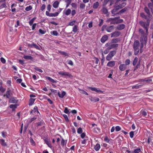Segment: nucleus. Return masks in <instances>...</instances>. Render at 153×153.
<instances>
[{
  "instance_id": "f257e3e1",
  "label": "nucleus",
  "mask_w": 153,
  "mask_h": 153,
  "mask_svg": "<svg viewBox=\"0 0 153 153\" xmlns=\"http://www.w3.org/2000/svg\"><path fill=\"white\" fill-rule=\"evenodd\" d=\"M120 18V16L115 18H110L107 19V22H110V24H117L122 22L123 21V19H119Z\"/></svg>"
},
{
  "instance_id": "f03ea898",
  "label": "nucleus",
  "mask_w": 153,
  "mask_h": 153,
  "mask_svg": "<svg viewBox=\"0 0 153 153\" xmlns=\"http://www.w3.org/2000/svg\"><path fill=\"white\" fill-rule=\"evenodd\" d=\"M116 51L114 50L111 51L106 56V59L108 61H110L112 58L115 55Z\"/></svg>"
},
{
  "instance_id": "7ed1b4c3",
  "label": "nucleus",
  "mask_w": 153,
  "mask_h": 153,
  "mask_svg": "<svg viewBox=\"0 0 153 153\" xmlns=\"http://www.w3.org/2000/svg\"><path fill=\"white\" fill-rule=\"evenodd\" d=\"M139 24L141 27L145 28L147 27H149L150 21L148 19H147L146 23L143 21H140L139 22Z\"/></svg>"
},
{
  "instance_id": "20e7f679",
  "label": "nucleus",
  "mask_w": 153,
  "mask_h": 153,
  "mask_svg": "<svg viewBox=\"0 0 153 153\" xmlns=\"http://www.w3.org/2000/svg\"><path fill=\"white\" fill-rule=\"evenodd\" d=\"M59 74L62 76H67L69 77L72 76L68 72L60 71L58 73Z\"/></svg>"
},
{
  "instance_id": "39448f33",
  "label": "nucleus",
  "mask_w": 153,
  "mask_h": 153,
  "mask_svg": "<svg viewBox=\"0 0 153 153\" xmlns=\"http://www.w3.org/2000/svg\"><path fill=\"white\" fill-rule=\"evenodd\" d=\"M9 99V102L11 103L16 104L19 101V100L15 97H12Z\"/></svg>"
},
{
  "instance_id": "423d86ee",
  "label": "nucleus",
  "mask_w": 153,
  "mask_h": 153,
  "mask_svg": "<svg viewBox=\"0 0 153 153\" xmlns=\"http://www.w3.org/2000/svg\"><path fill=\"white\" fill-rule=\"evenodd\" d=\"M13 94L9 88L7 89L6 94L3 95L4 97H6L7 98L10 99L11 96Z\"/></svg>"
},
{
  "instance_id": "0eeeda50",
  "label": "nucleus",
  "mask_w": 153,
  "mask_h": 153,
  "mask_svg": "<svg viewBox=\"0 0 153 153\" xmlns=\"http://www.w3.org/2000/svg\"><path fill=\"white\" fill-rule=\"evenodd\" d=\"M88 88L89 89H90L92 91L96 92L97 93H103V91L100 90H98L97 88L95 87H88Z\"/></svg>"
},
{
  "instance_id": "6e6552de",
  "label": "nucleus",
  "mask_w": 153,
  "mask_h": 153,
  "mask_svg": "<svg viewBox=\"0 0 153 153\" xmlns=\"http://www.w3.org/2000/svg\"><path fill=\"white\" fill-rule=\"evenodd\" d=\"M59 14V12H56L55 13H49L48 11L46 12V15L49 17H55L58 16Z\"/></svg>"
},
{
  "instance_id": "1a4fd4ad",
  "label": "nucleus",
  "mask_w": 153,
  "mask_h": 153,
  "mask_svg": "<svg viewBox=\"0 0 153 153\" xmlns=\"http://www.w3.org/2000/svg\"><path fill=\"white\" fill-rule=\"evenodd\" d=\"M140 46V43L139 42L138 40H136L134 43L133 48V49H139Z\"/></svg>"
},
{
  "instance_id": "9d476101",
  "label": "nucleus",
  "mask_w": 153,
  "mask_h": 153,
  "mask_svg": "<svg viewBox=\"0 0 153 153\" xmlns=\"http://www.w3.org/2000/svg\"><path fill=\"white\" fill-rule=\"evenodd\" d=\"M120 33L118 31H116L111 33V37H118L120 35Z\"/></svg>"
},
{
  "instance_id": "9b49d317",
  "label": "nucleus",
  "mask_w": 153,
  "mask_h": 153,
  "mask_svg": "<svg viewBox=\"0 0 153 153\" xmlns=\"http://www.w3.org/2000/svg\"><path fill=\"white\" fill-rule=\"evenodd\" d=\"M139 33L141 34V36L143 37L144 39L146 38L147 35L146 34L144 33L143 29L141 28L139 29Z\"/></svg>"
},
{
  "instance_id": "f8f14e48",
  "label": "nucleus",
  "mask_w": 153,
  "mask_h": 153,
  "mask_svg": "<svg viewBox=\"0 0 153 153\" xmlns=\"http://www.w3.org/2000/svg\"><path fill=\"white\" fill-rule=\"evenodd\" d=\"M119 9V8L117 7L116 6L111 11V13L112 15V16H114L115 15H117V14L116 13L117 12Z\"/></svg>"
},
{
  "instance_id": "ddd939ff",
  "label": "nucleus",
  "mask_w": 153,
  "mask_h": 153,
  "mask_svg": "<svg viewBox=\"0 0 153 153\" xmlns=\"http://www.w3.org/2000/svg\"><path fill=\"white\" fill-rule=\"evenodd\" d=\"M114 27L113 25L108 26L106 28V30L108 32H111L114 30Z\"/></svg>"
},
{
  "instance_id": "4468645a",
  "label": "nucleus",
  "mask_w": 153,
  "mask_h": 153,
  "mask_svg": "<svg viewBox=\"0 0 153 153\" xmlns=\"http://www.w3.org/2000/svg\"><path fill=\"white\" fill-rule=\"evenodd\" d=\"M151 81H152V79H149L148 78H145L140 79L139 80L138 82H150Z\"/></svg>"
},
{
  "instance_id": "2eb2a0df",
  "label": "nucleus",
  "mask_w": 153,
  "mask_h": 153,
  "mask_svg": "<svg viewBox=\"0 0 153 153\" xmlns=\"http://www.w3.org/2000/svg\"><path fill=\"white\" fill-rule=\"evenodd\" d=\"M45 78L48 80L50 82L52 83H56L58 82V81L57 80H55L53 79H52L51 77L49 76H45Z\"/></svg>"
},
{
  "instance_id": "dca6fc26",
  "label": "nucleus",
  "mask_w": 153,
  "mask_h": 153,
  "mask_svg": "<svg viewBox=\"0 0 153 153\" xmlns=\"http://www.w3.org/2000/svg\"><path fill=\"white\" fill-rule=\"evenodd\" d=\"M148 6L153 15V2L148 3Z\"/></svg>"
},
{
  "instance_id": "f3484780",
  "label": "nucleus",
  "mask_w": 153,
  "mask_h": 153,
  "mask_svg": "<svg viewBox=\"0 0 153 153\" xmlns=\"http://www.w3.org/2000/svg\"><path fill=\"white\" fill-rule=\"evenodd\" d=\"M125 27V25L123 24L118 25L117 27V29L119 30H121L123 29Z\"/></svg>"
},
{
  "instance_id": "a211bd4d",
  "label": "nucleus",
  "mask_w": 153,
  "mask_h": 153,
  "mask_svg": "<svg viewBox=\"0 0 153 153\" xmlns=\"http://www.w3.org/2000/svg\"><path fill=\"white\" fill-rule=\"evenodd\" d=\"M108 39V36L106 35L103 36L101 39L100 41L101 42L104 43Z\"/></svg>"
},
{
  "instance_id": "6ab92c4d",
  "label": "nucleus",
  "mask_w": 153,
  "mask_h": 153,
  "mask_svg": "<svg viewBox=\"0 0 153 153\" xmlns=\"http://www.w3.org/2000/svg\"><path fill=\"white\" fill-rule=\"evenodd\" d=\"M126 68V65L124 64H121L119 66V69L121 71H124Z\"/></svg>"
},
{
  "instance_id": "aec40b11",
  "label": "nucleus",
  "mask_w": 153,
  "mask_h": 153,
  "mask_svg": "<svg viewBox=\"0 0 153 153\" xmlns=\"http://www.w3.org/2000/svg\"><path fill=\"white\" fill-rule=\"evenodd\" d=\"M18 105L16 104H11L10 105L9 107L10 108L12 109V111H14L15 110V109L17 108Z\"/></svg>"
},
{
  "instance_id": "412c9836",
  "label": "nucleus",
  "mask_w": 153,
  "mask_h": 153,
  "mask_svg": "<svg viewBox=\"0 0 153 153\" xmlns=\"http://www.w3.org/2000/svg\"><path fill=\"white\" fill-rule=\"evenodd\" d=\"M115 63L114 61H109L108 63L107 66L108 67H113L115 65Z\"/></svg>"
},
{
  "instance_id": "4be33fe9",
  "label": "nucleus",
  "mask_w": 153,
  "mask_h": 153,
  "mask_svg": "<svg viewBox=\"0 0 153 153\" xmlns=\"http://www.w3.org/2000/svg\"><path fill=\"white\" fill-rule=\"evenodd\" d=\"M93 131L94 133L97 134L101 132V130L100 128L96 127H94L93 129Z\"/></svg>"
},
{
  "instance_id": "5701e85b",
  "label": "nucleus",
  "mask_w": 153,
  "mask_h": 153,
  "mask_svg": "<svg viewBox=\"0 0 153 153\" xmlns=\"http://www.w3.org/2000/svg\"><path fill=\"white\" fill-rule=\"evenodd\" d=\"M90 100L91 101L94 102H97L99 101L100 99L96 97H91L90 98Z\"/></svg>"
},
{
  "instance_id": "b1692460",
  "label": "nucleus",
  "mask_w": 153,
  "mask_h": 153,
  "mask_svg": "<svg viewBox=\"0 0 153 153\" xmlns=\"http://www.w3.org/2000/svg\"><path fill=\"white\" fill-rule=\"evenodd\" d=\"M100 148V146L99 143H97L95 146L94 149L96 151H99Z\"/></svg>"
},
{
  "instance_id": "393cba45",
  "label": "nucleus",
  "mask_w": 153,
  "mask_h": 153,
  "mask_svg": "<svg viewBox=\"0 0 153 153\" xmlns=\"http://www.w3.org/2000/svg\"><path fill=\"white\" fill-rule=\"evenodd\" d=\"M66 94V92L64 91H62L61 94H60V93L59 92L58 93V96L61 98H63L65 96V95Z\"/></svg>"
},
{
  "instance_id": "a878e982",
  "label": "nucleus",
  "mask_w": 153,
  "mask_h": 153,
  "mask_svg": "<svg viewBox=\"0 0 153 153\" xmlns=\"http://www.w3.org/2000/svg\"><path fill=\"white\" fill-rule=\"evenodd\" d=\"M118 46V44H111L108 47L110 49H111L114 48H116Z\"/></svg>"
},
{
  "instance_id": "bb28decb",
  "label": "nucleus",
  "mask_w": 153,
  "mask_h": 153,
  "mask_svg": "<svg viewBox=\"0 0 153 153\" xmlns=\"http://www.w3.org/2000/svg\"><path fill=\"white\" fill-rule=\"evenodd\" d=\"M23 58L26 59H29L31 60H33V57L29 55H24Z\"/></svg>"
},
{
  "instance_id": "cd10ccee",
  "label": "nucleus",
  "mask_w": 153,
  "mask_h": 153,
  "mask_svg": "<svg viewBox=\"0 0 153 153\" xmlns=\"http://www.w3.org/2000/svg\"><path fill=\"white\" fill-rule=\"evenodd\" d=\"M144 10L145 12L148 14L149 16L150 15V10L148 7H145L144 8Z\"/></svg>"
},
{
  "instance_id": "c85d7f7f",
  "label": "nucleus",
  "mask_w": 153,
  "mask_h": 153,
  "mask_svg": "<svg viewBox=\"0 0 153 153\" xmlns=\"http://www.w3.org/2000/svg\"><path fill=\"white\" fill-rule=\"evenodd\" d=\"M44 140L45 143L50 148H52V146L50 141H49L47 139H44Z\"/></svg>"
},
{
  "instance_id": "c756f323",
  "label": "nucleus",
  "mask_w": 153,
  "mask_h": 153,
  "mask_svg": "<svg viewBox=\"0 0 153 153\" xmlns=\"http://www.w3.org/2000/svg\"><path fill=\"white\" fill-rule=\"evenodd\" d=\"M35 100L36 99H33V98H30V99L29 100V106H31L32 105Z\"/></svg>"
},
{
  "instance_id": "7c9ffc66",
  "label": "nucleus",
  "mask_w": 153,
  "mask_h": 153,
  "mask_svg": "<svg viewBox=\"0 0 153 153\" xmlns=\"http://www.w3.org/2000/svg\"><path fill=\"white\" fill-rule=\"evenodd\" d=\"M63 12L66 16H68L71 14V10L70 9H68L65 11H64Z\"/></svg>"
},
{
  "instance_id": "2f4dec72",
  "label": "nucleus",
  "mask_w": 153,
  "mask_h": 153,
  "mask_svg": "<svg viewBox=\"0 0 153 153\" xmlns=\"http://www.w3.org/2000/svg\"><path fill=\"white\" fill-rule=\"evenodd\" d=\"M59 4V2L57 1H56L54 2L53 4V7L55 8H57L58 7Z\"/></svg>"
},
{
  "instance_id": "473e14b6",
  "label": "nucleus",
  "mask_w": 153,
  "mask_h": 153,
  "mask_svg": "<svg viewBox=\"0 0 153 153\" xmlns=\"http://www.w3.org/2000/svg\"><path fill=\"white\" fill-rule=\"evenodd\" d=\"M58 52L61 55H64L65 56H68L69 55L68 53H67L65 51H59Z\"/></svg>"
},
{
  "instance_id": "72a5a7b5",
  "label": "nucleus",
  "mask_w": 153,
  "mask_h": 153,
  "mask_svg": "<svg viewBox=\"0 0 153 153\" xmlns=\"http://www.w3.org/2000/svg\"><path fill=\"white\" fill-rule=\"evenodd\" d=\"M78 26L77 25H75L73 27L72 31L74 33H76L78 30Z\"/></svg>"
},
{
  "instance_id": "f704fd0d",
  "label": "nucleus",
  "mask_w": 153,
  "mask_h": 153,
  "mask_svg": "<svg viewBox=\"0 0 153 153\" xmlns=\"http://www.w3.org/2000/svg\"><path fill=\"white\" fill-rule=\"evenodd\" d=\"M0 142L1 143V145L3 146H6L7 144L6 142H5L4 140L3 139H0Z\"/></svg>"
},
{
  "instance_id": "c9c22d12",
  "label": "nucleus",
  "mask_w": 153,
  "mask_h": 153,
  "mask_svg": "<svg viewBox=\"0 0 153 153\" xmlns=\"http://www.w3.org/2000/svg\"><path fill=\"white\" fill-rule=\"evenodd\" d=\"M120 41V39L118 38H116L112 39L111 41V43H117Z\"/></svg>"
},
{
  "instance_id": "e433bc0d",
  "label": "nucleus",
  "mask_w": 153,
  "mask_h": 153,
  "mask_svg": "<svg viewBox=\"0 0 153 153\" xmlns=\"http://www.w3.org/2000/svg\"><path fill=\"white\" fill-rule=\"evenodd\" d=\"M140 16H141V17L147 20V19L149 20V19L148 18L147 16L144 13H141L140 14Z\"/></svg>"
},
{
  "instance_id": "4c0bfd02",
  "label": "nucleus",
  "mask_w": 153,
  "mask_h": 153,
  "mask_svg": "<svg viewBox=\"0 0 153 153\" xmlns=\"http://www.w3.org/2000/svg\"><path fill=\"white\" fill-rule=\"evenodd\" d=\"M140 113L141 114H142L143 116L145 117L147 115L146 112L143 110H142L140 111Z\"/></svg>"
},
{
  "instance_id": "58836bf2",
  "label": "nucleus",
  "mask_w": 153,
  "mask_h": 153,
  "mask_svg": "<svg viewBox=\"0 0 153 153\" xmlns=\"http://www.w3.org/2000/svg\"><path fill=\"white\" fill-rule=\"evenodd\" d=\"M30 141L32 145L33 146L35 145V143L31 137H30Z\"/></svg>"
},
{
  "instance_id": "ea45409f",
  "label": "nucleus",
  "mask_w": 153,
  "mask_h": 153,
  "mask_svg": "<svg viewBox=\"0 0 153 153\" xmlns=\"http://www.w3.org/2000/svg\"><path fill=\"white\" fill-rule=\"evenodd\" d=\"M79 90L80 91V92L82 94L86 95H88V94L84 90L79 89Z\"/></svg>"
},
{
  "instance_id": "a19ab883",
  "label": "nucleus",
  "mask_w": 153,
  "mask_h": 153,
  "mask_svg": "<svg viewBox=\"0 0 153 153\" xmlns=\"http://www.w3.org/2000/svg\"><path fill=\"white\" fill-rule=\"evenodd\" d=\"M51 34L54 36H57L59 35L58 33L56 30L53 31L51 32Z\"/></svg>"
},
{
  "instance_id": "79ce46f5",
  "label": "nucleus",
  "mask_w": 153,
  "mask_h": 153,
  "mask_svg": "<svg viewBox=\"0 0 153 153\" xmlns=\"http://www.w3.org/2000/svg\"><path fill=\"white\" fill-rule=\"evenodd\" d=\"M126 5V4L125 3H122V4H120L119 5H118V6H117L116 7H117L119 8V9H121L123 7H124Z\"/></svg>"
},
{
  "instance_id": "37998d69",
  "label": "nucleus",
  "mask_w": 153,
  "mask_h": 153,
  "mask_svg": "<svg viewBox=\"0 0 153 153\" xmlns=\"http://www.w3.org/2000/svg\"><path fill=\"white\" fill-rule=\"evenodd\" d=\"M134 50V54L135 55H137L139 52V49H133Z\"/></svg>"
},
{
  "instance_id": "c03bdc74",
  "label": "nucleus",
  "mask_w": 153,
  "mask_h": 153,
  "mask_svg": "<svg viewBox=\"0 0 153 153\" xmlns=\"http://www.w3.org/2000/svg\"><path fill=\"white\" fill-rule=\"evenodd\" d=\"M99 3L98 2H96L94 4L93 7L94 8L97 9L99 6Z\"/></svg>"
},
{
  "instance_id": "a18cd8bd",
  "label": "nucleus",
  "mask_w": 153,
  "mask_h": 153,
  "mask_svg": "<svg viewBox=\"0 0 153 153\" xmlns=\"http://www.w3.org/2000/svg\"><path fill=\"white\" fill-rule=\"evenodd\" d=\"M138 58L137 57H136L134 59L133 62V65L134 66H135L136 65L138 61Z\"/></svg>"
},
{
  "instance_id": "49530a36",
  "label": "nucleus",
  "mask_w": 153,
  "mask_h": 153,
  "mask_svg": "<svg viewBox=\"0 0 153 153\" xmlns=\"http://www.w3.org/2000/svg\"><path fill=\"white\" fill-rule=\"evenodd\" d=\"M102 11L103 13L106 14L108 13V10L105 7H103L102 9Z\"/></svg>"
},
{
  "instance_id": "de8ad7c7",
  "label": "nucleus",
  "mask_w": 153,
  "mask_h": 153,
  "mask_svg": "<svg viewBox=\"0 0 153 153\" xmlns=\"http://www.w3.org/2000/svg\"><path fill=\"white\" fill-rule=\"evenodd\" d=\"M36 19L35 17H34L29 22V25L30 26H31L33 25V22Z\"/></svg>"
},
{
  "instance_id": "09e8293b",
  "label": "nucleus",
  "mask_w": 153,
  "mask_h": 153,
  "mask_svg": "<svg viewBox=\"0 0 153 153\" xmlns=\"http://www.w3.org/2000/svg\"><path fill=\"white\" fill-rule=\"evenodd\" d=\"M33 112H34V113L37 112L38 113H39V111H38V108L36 106H35L34 107V108H33Z\"/></svg>"
},
{
  "instance_id": "8fccbe9b",
  "label": "nucleus",
  "mask_w": 153,
  "mask_h": 153,
  "mask_svg": "<svg viewBox=\"0 0 153 153\" xmlns=\"http://www.w3.org/2000/svg\"><path fill=\"white\" fill-rule=\"evenodd\" d=\"M140 61H139L138 62L136 66L135 67L134 69V71H135V70H136L137 68H140Z\"/></svg>"
},
{
  "instance_id": "3c124183",
  "label": "nucleus",
  "mask_w": 153,
  "mask_h": 153,
  "mask_svg": "<svg viewBox=\"0 0 153 153\" xmlns=\"http://www.w3.org/2000/svg\"><path fill=\"white\" fill-rule=\"evenodd\" d=\"M34 69L36 71H38L40 72H41V73H42L43 72V71L42 70L39 68H38V67H35L34 68Z\"/></svg>"
},
{
  "instance_id": "603ef678",
  "label": "nucleus",
  "mask_w": 153,
  "mask_h": 153,
  "mask_svg": "<svg viewBox=\"0 0 153 153\" xmlns=\"http://www.w3.org/2000/svg\"><path fill=\"white\" fill-rule=\"evenodd\" d=\"M39 32L41 34H44L46 33V31L43 30L41 29H39Z\"/></svg>"
},
{
  "instance_id": "864d4df0",
  "label": "nucleus",
  "mask_w": 153,
  "mask_h": 153,
  "mask_svg": "<svg viewBox=\"0 0 153 153\" xmlns=\"http://www.w3.org/2000/svg\"><path fill=\"white\" fill-rule=\"evenodd\" d=\"M32 9V7L30 5H29L27 7L25 10L27 11H29Z\"/></svg>"
},
{
  "instance_id": "5fc2aeb1",
  "label": "nucleus",
  "mask_w": 153,
  "mask_h": 153,
  "mask_svg": "<svg viewBox=\"0 0 153 153\" xmlns=\"http://www.w3.org/2000/svg\"><path fill=\"white\" fill-rule=\"evenodd\" d=\"M141 86V85H138V84H137L136 85L133 86L132 87V88L133 89H138Z\"/></svg>"
},
{
  "instance_id": "6e6d98bb",
  "label": "nucleus",
  "mask_w": 153,
  "mask_h": 153,
  "mask_svg": "<svg viewBox=\"0 0 153 153\" xmlns=\"http://www.w3.org/2000/svg\"><path fill=\"white\" fill-rule=\"evenodd\" d=\"M32 47H33L35 48L36 49H39V46H38L36 44H35L33 43L32 44Z\"/></svg>"
},
{
  "instance_id": "4d7b16f0",
  "label": "nucleus",
  "mask_w": 153,
  "mask_h": 153,
  "mask_svg": "<svg viewBox=\"0 0 153 153\" xmlns=\"http://www.w3.org/2000/svg\"><path fill=\"white\" fill-rule=\"evenodd\" d=\"M126 11V9L125 8H124L123 9H122L119 12L117 13L118 14H119V13H124L125 11Z\"/></svg>"
},
{
  "instance_id": "13d9d810",
  "label": "nucleus",
  "mask_w": 153,
  "mask_h": 153,
  "mask_svg": "<svg viewBox=\"0 0 153 153\" xmlns=\"http://www.w3.org/2000/svg\"><path fill=\"white\" fill-rule=\"evenodd\" d=\"M104 141L106 143H109L110 140L108 139L107 136H106L104 138Z\"/></svg>"
},
{
  "instance_id": "bf43d9fd",
  "label": "nucleus",
  "mask_w": 153,
  "mask_h": 153,
  "mask_svg": "<svg viewBox=\"0 0 153 153\" xmlns=\"http://www.w3.org/2000/svg\"><path fill=\"white\" fill-rule=\"evenodd\" d=\"M130 61L129 59H126V61L125 62V65H128L130 64Z\"/></svg>"
},
{
  "instance_id": "052dcab7",
  "label": "nucleus",
  "mask_w": 153,
  "mask_h": 153,
  "mask_svg": "<svg viewBox=\"0 0 153 153\" xmlns=\"http://www.w3.org/2000/svg\"><path fill=\"white\" fill-rule=\"evenodd\" d=\"M64 112L66 114H68L70 113V112H69V110L68 109V108L67 107H65L64 111Z\"/></svg>"
},
{
  "instance_id": "680f3d73",
  "label": "nucleus",
  "mask_w": 153,
  "mask_h": 153,
  "mask_svg": "<svg viewBox=\"0 0 153 153\" xmlns=\"http://www.w3.org/2000/svg\"><path fill=\"white\" fill-rule=\"evenodd\" d=\"M76 22V21L74 20L72 22H70L69 23L68 25L70 26H72L74 25Z\"/></svg>"
},
{
  "instance_id": "e2e57ef3",
  "label": "nucleus",
  "mask_w": 153,
  "mask_h": 153,
  "mask_svg": "<svg viewBox=\"0 0 153 153\" xmlns=\"http://www.w3.org/2000/svg\"><path fill=\"white\" fill-rule=\"evenodd\" d=\"M110 50L109 47L107 48L104 51V53L105 54H107L109 52V51Z\"/></svg>"
},
{
  "instance_id": "0e129e2a",
  "label": "nucleus",
  "mask_w": 153,
  "mask_h": 153,
  "mask_svg": "<svg viewBox=\"0 0 153 153\" xmlns=\"http://www.w3.org/2000/svg\"><path fill=\"white\" fill-rule=\"evenodd\" d=\"M77 132L78 134H81L82 132V128L81 127L77 129Z\"/></svg>"
},
{
  "instance_id": "69168bd1",
  "label": "nucleus",
  "mask_w": 153,
  "mask_h": 153,
  "mask_svg": "<svg viewBox=\"0 0 153 153\" xmlns=\"http://www.w3.org/2000/svg\"><path fill=\"white\" fill-rule=\"evenodd\" d=\"M6 90V89L4 88L2 86H1L0 87V91L1 93L4 92Z\"/></svg>"
},
{
  "instance_id": "338daca9",
  "label": "nucleus",
  "mask_w": 153,
  "mask_h": 153,
  "mask_svg": "<svg viewBox=\"0 0 153 153\" xmlns=\"http://www.w3.org/2000/svg\"><path fill=\"white\" fill-rule=\"evenodd\" d=\"M140 151V149L139 148H137V149H135L134 150V153H138Z\"/></svg>"
},
{
  "instance_id": "774afa93",
  "label": "nucleus",
  "mask_w": 153,
  "mask_h": 153,
  "mask_svg": "<svg viewBox=\"0 0 153 153\" xmlns=\"http://www.w3.org/2000/svg\"><path fill=\"white\" fill-rule=\"evenodd\" d=\"M115 130L116 131H118L121 129V128L119 126H117L115 127Z\"/></svg>"
}]
</instances>
